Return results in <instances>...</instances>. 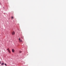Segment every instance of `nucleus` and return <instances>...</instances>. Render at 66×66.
I'll list each match as a JSON object with an SVG mask.
<instances>
[{"instance_id": "9", "label": "nucleus", "mask_w": 66, "mask_h": 66, "mask_svg": "<svg viewBox=\"0 0 66 66\" xmlns=\"http://www.w3.org/2000/svg\"><path fill=\"white\" fill-rule=\"evenodd\" d=\"M5 65L6 66V63H5Z\"/></svg>"}, {"instance_id": "7", "label": "nucleus", "mask_w": 66, "mask_h": 66, "mask_svg": "<svg viewBox=\"0 0 66 66\" xmlns=\"http://www.w3.org/2000/svg\"><path fill=\"white\" fill-rule=\"evenodd\" d=\"M12 19H13L14 18L13 17V16L12 17Z\"/></svg>"}, {"instance_id": "11", "label": "nucleus", "mask_w": 66, "mask_h": 66, "mask_svg": "<svg viewBox=\"0 0 66 66\" xmlns=\"http://www.w3.org/2000/svg\"><path fill=\"white\" fill-rule=\"evenodd\" d=\"M0 4H1V3H0Z\"/></svg>"}, {"instance_id": "4", "label": "nucleus", "mask_w": 66, "mask_h": 66, "mask_svg": "<svg viewBox=\"0 0 66 66\" xmlns=\"http://www.w3.org/2000/svg\"><path fill=\"white\" fill-rule=\"evenodd\" d=\"M12 51L13 52H14V50L12 49Z\"/></svg>"}, {"instance_id": "3", "label": "nucleus", "mask_w": 66, "mask_h": 66, "mask_svg": "<svg viewBox=\"0 0 66 66\" xmlns=\"http://www.w3.org/2000/svg\"><path fill=\"white\" fill-rule=\"evenodd\" d=\"M12 35H15V32L14 31H13L12 32Z\"/></svg>"}, {"instance_id": "10", "label": "nucleus", "mask_w": 66, "mask_h": 66, "mask_svg": "<svg viewBox=\"0 0 66 66\" xmlns=\"http://www.w3.org/2000/svg\"><path fill=\"white\" fill-rule=\"evenodd\" d=\"M1 61H0V64H1Z\"/></svg>"}, {"instance_id": "1", "label": "nucleus", "mask_w": 66, "mask_h": 66, "mask_svg": "<svg viewBox=\"0 0 66 66\" xmlns=\"http://www.w3.org/2000/svg\"><path fill=\"white\" fill-rule=\"evenodd\" d=\"M7 50L8 51V52L9 53H11V51H10V49L9 48H8L7 49Z\"/></svg>"}, {"instance_id": "2", "label": "nucleus", "mask_w": 66, "mask_h": 66, "mask_svg": "<svg viewBox=\"0 0 66 66\" xmlns=\"http://www.w3.org/2000/svg\"><path fill=\"white\" fill-rule=\"evenodd\" d=\"M19 40L20 42H22V40H21L20 38L19 39Z\"/></svg>"}, {"instance_id": "5", "label": "nucleus", "mask_w": 66, "mask_h": 66, "mask_svg": "<svg viewBox=\"0 0 66 66\" xmlns=\"http://www.w3.org/2000/svg\"><path fill=\"white\" fill-rule=\"evenodd\" d=\"M4 65V63H1L2 65Z\"/></svg>"}, {"instance_id": "8", "label": "nucleus", "mask_w": 66, "mask_h": 66, "mask_svg": "<svg viewBox=\"0 0 66 66\" xmlns=\"http://www.w3.org/2000/svg\"><path fill=\"white\" fill-rule=\"evenodd\" d=\"M19 52H20V53H21L22 52L21 51H19Z\"/></svg>"}, {"instance_id": "6", "label": "nucleus", "mask_w": 66, "mask_h": 66, "mask_svg": "<svg viewBox=\"0 0 66 66\" xmlns=\"http://www.w3.org/2000/svg\"><path fill=\"white\" fill-rule=\"evenodd\" d=\"M22 39H23V36H22Z\"/></svg>"}]
</instances>
